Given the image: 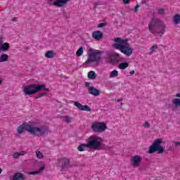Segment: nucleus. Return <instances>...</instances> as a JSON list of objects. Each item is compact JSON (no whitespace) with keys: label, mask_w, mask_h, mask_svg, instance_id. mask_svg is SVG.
<instances>
[{"label":"nucleus","mask_w":180,"mask_h":180,"mask_svg":"<svg viewBox=\"0 0 180 180\" xmlns=\"http://www.w3.org/2000/svg\"><path fill=\"white\" fill-rule=\"evenodd\" d=\"M17 131L18 134H22L24 131H27L34 137H44L46 134H49V127H33L25 122L18 127Z\"/></svg>","instance_id":"f257e3e1"},{"label":"nucleus","mask_w":180,"mask_h":180,"mask_svg":"<svg viewBox=\"0 0 180 180\" xmlns=\"http://www.w3.org/2000/svg\"><path fill=\"white\" fill-rule=\"evenodd\" d=\"M167 26L164 21L160 18H153L148 24V30L150 33L157 36V34H165Z\"/></svg>","instance_id":"f03ea898"},{"label":"nucleus","mask_w":180,"mask_h":180,"mask_svg":"<svg viewBox=\"0 0 180 180\" xmlns=\"http://www.w3.org/2000/svg\"><path fill=\"white\" fill-rule=\"evenodd\" d=\"M86 142L89 144V147L93 150H106V145L103 143V139L96 135L89 137Z\"/></svg>","instance_id":"7ed1b4c3"},{"label":"nucleus","mask_w":180,"mask_h":180,"mask_svg":"<svg viewBox=\"0 0 180 180\" xmlns=\"http://www.w3.org/2000/svg\"><path fill=\"white\" fill-rule=\"evenodd\" d=\"M101 56L102 52L101 51L90 48L87 52V60L84 63V65H91L92 63L99 64L101 63Z\"/></svg>","instance_id":"20e7f679"},{"label":"nucleus","mask_w":180,"mask_h":180,"mask_svg":"<svg viewBox=\"0 0 180 180\" xmlns=\"http://www.w3.org/2000/svg\"><path fill=\"white\" fill-rule=\"evenodd\" d=\"M41 91H46V92H50V89L46 88V84H31L23 89V92L25 95H34L37 92Z\"/></svg>","instance_id":"39448f33"},{"label":"nucleus","mask_w":180,"mask_h":180,"mask_svg":"<svg viewBox=\"0 0 180 180\" xmlns=\"http://www.w3.org/2000/svg\"><path fill=\"white\" fill-rule=\"evenodd\" d=\"M162 143V139H157L155 140L153 143L149 147L148 151V154H154L155 152H157L158 154H164V153H167V150L164 149L162 146H161Z\"/></svg>","instance_id":"423d86ee"},{"label":"nucleus","mask_w":180,"mask_h":180,"mask_svg":"<svg viewBox=\"0 0 180 180\" xmlns=\"http://www.w3.org/2000/svg\"><path fill=\"white\" fill-rule=\"evenodd\" d=\"M108 63L109 64H119V63H123L126 59L120 56V54L116 52H113L110 54L108 56Z\"/></svg>","instance_id":"0eeeda50"},{"label":"nucleus","mask_w":180,"mask_h":180,"mask_svg":"<svg viewBox=\"0 0 180 180\" xmlns=\"http://www.w3.org/2000/svg\"><path fill=\"white\" fill-rule=\"evenodd\" d=\"M91 129L94 133H102L108 129L106 124L103 122H94L91 124Z\"/></svg>","instance_id":"6e6552de"},{"label":"nucleus","mask_w":180,"mask_h":180,"mask_svg":"<svg viewBox=\"0 0 180 180\" xmlns=\"http://www.w3.org/2000/svg\"><path fill=\"white\" fill-rule=\"evenodd\" d=\"M114 41H115V44H112L113 49H120L121 47L130 46V44L127 43L129 41L127 39H122L120 37H116L114 39Z\"/></svg>","instance_id":"1a4fd4ad"},{"label":"nucleus","mask_w":180,"mask_h":180,"mask_svg":"<svg viewBox=\"0 0 180 180\" xmlns=\"http://www.w3.org/2000/svg\"><path fill=\"white\" fill-rule=\"evenodd\" d=\"M71 0H48L47 4L50 6H57L58 8H63L65 6L68 2H70Z\"/></svg>","instance_id":"9d476101"},{"label":"nucleus","mask_w":180,"mask_h":180,"mask_svg":"<svg viewBox=\"0 0 180 180\" xmlns=\"http://www.w3.org/2000/svg\"><path fill=\"white\" fill-rule=\"evenodd\" d=\"M58 165H60V167H61V171H64L65 169V168H70V167H72L70 164V159L63 158L62 159H58Z\"/></svg>","instance_id":"9b49d317"},{"label":"nucleus","mask_w":180,"mask_h":180,"mask_svg":"<svg viewBox=\"0 0 180 180\" xmlns=\"http://www.w3.org/2000/svg\"><path fill=\"white\" fill-rule=\"evenodd\" d=\"M116 49L120 50L121 53H123V54L127 57H130V56L133 54V48L130 47V45L127 46H122L121 48H116Z\"/></svg>","instance_id":"f8f14e48"},{"label":"nucleus","mask_w":180,"mask_h":180,"mask_svg":"<svg viewBox=\"0 0 180 180\" xmlns=\"http://www.w3.org/2000/svg\"><path fill=\"white\" fill-rule=\"evenodd\" d=\"M131 165L134 168L137 167H140V163L141 162V156L140 155H135L132 157L131 160Z\"/></svg>","instance_id":"ddd939ff"},{"label":"nucleus","mask_w":180,"mask_h":180,"mask_svg":"<svg viewBox=\"0 0 180 180\" xmlns=\"http://www.w3.org/2000/svg\"><path fill=\"white\" fill-rule=\"evenodd\" d=\"M75 106L79 109V110H83L84 112H91V109L88 105H82V104L79 103L78 101L74 103Z\"/></svg>","instance_id":"4468645a"},{"label":"nucleus","mask_w":180,"mask_h":180,"mask_svg":"<svg viewBox=\"0 0 180 180\" xmlns=\"http://www.w3.org/2000/svg\"><path fill=\"white\" fill-rule=\"evenodd\" d=\"M89 93L90 95H93V96H99V95H101V91L94 86H90L89 88Z\"/></svg>","instance_id":"2eb2a0df"},{"label":"nucleus","mask_w":180,"mask_h":180,"mask_svg":"<svg viewBox=\"0 0 180 180\" xmlns=\"http://www.w3.org/2000/svg\"><path fill=\"white\" fill-rule=\"evenodd\" d=\"M92 37L94 39V40H101L103 37V33L101 32L100 30L94 31L92 33Z\"/></svg>","instance_id":"dca6fc26"},{"label":"nucleus","mask_w":180,"mask_h":180,"mask_svg":"<svg viewBox=\"0 0 180 180\" xmlns=\"http://www.w3.org/2000/svg\"><path fill=\"white\" fill-rule=\"evenodd\" d=\"M26 179V177H25V174L20 172L15 173L13 176L12 180H25Z\"/></svg>","instance_id":"f3484780"},{"label":"nucleus","mask_w":180,"mask_h":180,"mask_svg":"<svg viewBox=\"0 0 180 180\" xmlns=\"http://www.w3.org/2000/svg\"><path fill=\"white\" fill-rule=\"evenodd\" d=\"M56 56V52L53 50L48 51L45 53V57L46 58H54V56Z\"/></svg>","instance_id":"a211bd4d"},{"label":"nucleus","mask_w":180,"mask_h":180,"mask_svg":"<svg viewBox=\"0 0 180 180\" xmlns=\"http://www.w3.org/2000/svg\"><path fill=\"white\" fill-rule=\"evenodd\" d=\"M10 47L11 46L9 45V43L5 42L0 46V51L1 50V51H8Z\"/></svg>","instance_id":"6ab92c4d"},{"label":"nucleus","mask_w":180,"mask_h":180,"mask_svg":"<svg viewBox=\"0 0 180 180\" xmlns=\"http://www.w3.org/2000/svg\"><path fill=\"white\" fill-rule=\"evenodd\" d=\"M45 168H46L45 166L43 165L41 167V168L38 171L28 172V175H37V174H40L43 172Z\"/></svg>","instance_id":"aec40b11"},{"label":"nucleus","mask_w":180,"mask_h":180,"mask_svg":"<svg viewBox=\"0 0 180 180\" xmlns=\"http://www.w3.org/2000/svg\"><path fill=\"white\" fill-rule=\"evenodd\" d=\"M86 148H89V145L87 143H82L78 146L79 151H85Z\"/></svg>","instance_id":"412c9836"},{"label":"nucleus","mask_w":180,"mask_h":180,"mask_svg":"<svg viewBox=\"0 0 180 180\" xmlns=\"http://www.w3.org/2000/svg\"><path fill=\"white\" fill-rule=\"evenodd\" d=\"M127 67H129V63L127 62H120L118 65V68H120V70H126Z\"/></svg>","instance_id":"4be33fe9"},{"label":"nucleus","mask_w":180,"mask_h":180,"mask_svg":"<svg viewBox=\"0 0 180 180\" xmlns=\"http://www.w3.org/2000/svg\"><path fill=\"white\" fill-rule=\"evenodd\" d=\"M9 60V56L8 54H1L0 56V63H5Z\"/></svg>","instance_id":"5701e85b"},{"label":"nucleus","mask_w":180,"mask_h":180,"mask_svg":"<svg viewBox=\"0 0 180 180\" xmlns=\"http://www.w3.org/2000/svg\"><path fill=\"white\" fill-rule=\"evenodd\" d=\"M96 77H98V75H96V73L94 71L91 70L89 72L88 78H89V79H95Z\"/></svg>","instance_id":"b1692460"},{"label":"nucleus","mask_w":180,"mask_h":180,"mask_svg":"<svg viewBox=\"0 0 180 180\" xmlns=\"http://www.w3.org/2000/svg\"><path fill=\"white\" fill-rule=\"evenodd\" d=\"M173 20L175 25H179L180 24V15L176 14L174 15L173 18Z\"/></svg>","instance_id":"393cba45"},{"label":"nucleus","mask_w":180,"mask_h":180,"mask_svg":"<svg viewBox=\"0 0 180 180\" xmlns=\"http://www.w3.org/2000/svg\"><path fill=\"white\" fill-rule=\"evenodd\" d=\"M84 54V47L80 46L76 52V56L77 57H81Z\"/></svg>","instance_id":"a878e982"},{"label":"nucleus","mask_w":180,"mask_h":180,"mask_svg":"<svg viewBox=\"0 0 180 180\" xmlns=\"http://www.w3.org/2000/svg\"><path fill=\"white\" fill-rule=\"evenodd\" d=\"M117 75H119V72L116 70H114L111 72L110 78H115V77H117Z\"/></svg>","instance_id":"bb28decb"},{"label":"nucleus","mask_w":180,"mask_h":180,"mask_svg":"<svg viewBox=\"0 0 180 180\" xmlns=\"http://www.w3.org/2000/svg\"><path fill=\"white\" fill-rule=\"evenodd\" d=\"M172 103L176 106H180V98H174L172 101Z\"/></svg>","instance_id":"cd10ccee"},{"label":"nucleus","mask_w":180,"mask_h":180,"mask_svg":"<svg viewBox=\"0 0 180 180\" xmlns=\"http://www.w3.org/2000/svg\"><path fill=\"white\" fill-rule=\"evenodd\" d=\"M36 155H37V158H39V160H41V158H44V155H43V153L39 150L36 151Z\"/></svg>","instance_id":"c85d7f7f"},{"label":"nucleus","mask_w":180,"mask_h":180,"mask_svg":"<svg viewBox=\"0 0 180 180\" xmlns=\"http://www.w3.org/2000/svg\"><path fill=\"white\" fill-rule=\"evenodd\" d=\"M46 95H47V92L39 93L37 96V99H39V98H41L43 96H46Z\"/></svg>","instance_id":"c756f323"},{"label":"nucleus","mask_w":180,"mask_h":180,"mask_svg":"<svg viewBox=\"0 0 180 180\" xmlns=\"http://www.w3.org/2000/svg\"><path fill=\"white\" fill-rule=\"evenodd\" d=\"M158 13L159 15H164L165 13V9L159 8Z\"/></svg>","instance_id":"7c9ffc66"},{"label":"nucleus","mask_w":180,"mask_h":180,"mask_svg":"<svg viewBox=\"0 0 180 180\" xmlns=\"http://www.w3.org/2000/svg\"><path fill=\"white\" fill-rule=\"evenodd\" d=\"M158 49V46L157 44H154L153 46L150 48V51L152 53H154L155 50H157Z\"/></svg>","instance_id":"2f4dec72"},{"label":"nucleus","mask_w":180,"mask_h":180,"mask_svg":"<svg viewBox=\"0 0 180 180\" xmlns=\"http://www.w3.org/2000/svg\"><path fill=\"white\" fill-rule=\"evenodd\" d=\"M63 117L65 119L67 123H71V118L69 116L65 115Z\"/></svg>","instance_id":"473e14b6"},{"label":"nucleus","mask_w":180,"mask_h":180,"mask_svg":"<svg viewBox=\"0 0 180 180\" xmlns=\"http://www.w3.org/2000/svg\"><path fill=\"white\" fill-rule=\"evenodd\" d=\"M105 26H106V23H100L97 25V27L102 28L105 27Z\"/></svg>","instance_id":"72a5a7b5"},{"label":"nucleus","mask_w":180,"mask_h":180,"mask_svg":"<svg viewBox=\"0 0 180 180\" xmlns=\"http://www.w3.org/2000/svg\"><path fill=\"white\" fill-rule=\"evenodd\" d=\"M21 155L20 153H15L13 154V158H18Z\"/></svg>","instance_id":"f704fd0d"},{"label":"nucleus","mask_w":180,"mask_h":180,"mask_svg":"<svg viewBox=\"0 0 180 180\" xmlns=\"http://www.w3.org/2000/svg\"><path fill=\"white\" fill-rule=\"evenodd\" d=\"M140 5L137 4L135 8H134V12L135 13H137V12H139V8H140Z\"/></svg>","instance_id":"c9c22d12"},{"label":"nucleus","mask_w":180,"mask_h":180,"mask_svg":"<svg viewBox=\"0 0 180 180\" xmlns=\"http://www.w3.org/2000/svg\"><path fill=\"white\" fill-rule=\"evenodd\" d=\"M143 127L148 129L150 127V123H148V122H146L144 124H143Z\"/></svg>","instance_id":"e433bc0d"},{"label":"nucleus","mask_w":180,"mask_h":180,"mask_svg":"<svg viewBox=\"0 0 180 180\" xmlns=\"http://www.w3.org/2000/svg\"><path fill=\"white\" fill-rule=\"evenodd\" d=\"M124 4H125L126 5H128V4H130V0H122Z\"/></svg>","instance_id":"4c0bfd02"},{"label":"nucleus","mask_w":180,"mask_h":180,"mask_svg":"<svg viewBox=\"0 0 180 180\" xmlns=\"http://www.w3.org/2000/svg\"><path fill=\"white\" fill-rule=\"evenodd\" d=\"M174 143L175 144L176 146H180L179 141H174Z\"/></svg>","instance_id":"58836bf2"},{"label":"nucleus","mask_w":180,"mask_h":180,"mask_svg":"<svg viewBox=\"0 0 180 180\" xmlns=\"http://www.w3.org/2000/svg\"><path fill=\"white\" fill-rule=\"evenodd\" d=\"M89 85H90L89 82H86L85 83V86H86L87 88H89Z\"/></svg>","instance_id":"ea45409f"},{"label":"nucleus","mask_w":180,"mask_h":180,"mask_svg":"<svg viewBox=\"0 0 180 180\" xmlns=\"http://www.w3.org/2000/svg\"><path fill=\"white\" fill-rule=\"evenodd\" d=\"M130 75H134V70H131L130 72H129Z\"/></svg>","instance_id":"a19ab883"},{"label":"nucleus","mask_w":180,"mask_h":180,"mask_svg":"<svg viewBox=\"0 0 180 180\" xmlns=\"http://www.w3.org/2000/svg\"><path fill=\"white\" fill-rule=\"evenodd\" d=\"M122 101H123V98H119V99L117 100V102H120Z\"/></svg>","instance_id":"79ce46f5"},{"label":"nucleus","mask_w":180,"mask_h":180,"mask_svg":"<svg viewBox=\"0 0 180 180\" xmlns=\"http://www.w3.org/2000/svg\"><path fill=\"white\" fill-rule=\"evenodd\" d=\"M176 96L177 98H180V94H177L176 95Z\"/></svg>","instance_id":"37998d69"},{"label":"nucleus","mask_w":180,"mask_h":180,"mask_svg":"<svg viewBox=\"0 0 180 180\" xmlns=\"http://www.w3.org/2000/svg\"><path fill=\"white\" fill-rule=\"evenodd\" d=\"M13 22H16V18H13Z\"/></svg>","instance_id":"c03bdc74"},{"label":"nucleus","mask_w":180,"mask_h":180,"mask_svg":"<svg viewBox=\"0 0 180 180\" xmlns=\"http://www.w3.org/2000/svg\"><path fill=\"white\" fill-rule=\"evenodd\" d=\"M2 84V80L0 79V85Z\"/></svg>","instance_id":"a18cd8bd"},{"label":"nucleus","mask_w":180,"mask_h":180,"mask_svg":"<svg viewBox=\"0 0 180 180\" xmlns=\"http://www.w3.org/2000/svg\"><path fill=\"white\" fill-rule=\"evenodd\" d=\"M120 105H121V106H123V103H121Z\"/></svg>","instance_id":"49530a36"},{"label":"nucleus","mask_w":180,"mask_h":180,"mask_svg":"<svg viewBox=\"0 0 180 180\" xmlns=\"http://www.w3.org/2000/svg\"><path fill=\"white\" fill-rule=\"evenodd\" d=\"M142 4H146V1H143Z\"/></svg>","instance_id":"de8ad7c7"}]
</instances>
